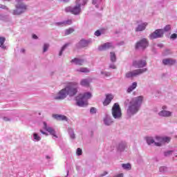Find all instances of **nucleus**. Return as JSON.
Listing matches in <instances>:
<instances>
[{"instance_id":"obj_1","label":"nucleus","mask_w":177,"mask_h":177,"mask_svg":"<svg viewBox=\"0 0 177 177\" xmlns=\"http://www.w3.org/2000/svg\"><path fill=\"white\" fill-rule=\"evenodd\" d=\"M145 100L143 95H139L133 97L131 100L127 99L124 102V104L127 106V114L128 115L132 116L138 114L142 108V104Z\"/></svg>"},{"instance_id":"obj_2","label":"nucleus","mask_w":177,"mask_h":177,"mask_svg":"<svg viewBox=\"0 0 177 177\" xmlns=\"http://www.w3.org/2000/svg\"><path fill=\"white\" fill-rule=\"evenodd\" d=\"M86 3H88V0H76L75 6L66 7L65 12L72 13V15H80L82 12L81 6H85Z\"/></svg>"},{"instance_id":"obj_3","label":"nucleus","mask_w":177,"mask_h":177,"mask_svg":"<svg viewBox=\"0 0 177 177\" xmlns=\"http://www.w3.org/2000/svg\"><path fill=\"white\" fill-rule=\"evenodd\" d=\"M92 97V93L91 92H86L83 94H80L76 97L77 106L79 107H85L88 106V100Z\"/></svg>"},{"instance_id":"obj_4","label":"nucleus","mask_w":177,"mask_h":177,"mask_svg":"<svg viewBox=\"0 0 177 177\" xmlns=\"http://www.w3.org/2000/svg\"><path fill=\"white\" fill-rule=\"evenodd\" d=\"M24 0H16L17 3L15 4L16 9L12 10V14L14 16H19L20 15H23V13H26L27 12V5L24 4L21 1Z\"/></svg>"},{"instance_id":"obj_5","label":"nucleus","mask_w":177,"mask_h":177,"mask_svg":"<svg viewBox=\"0 0 177 177\" xmlns=\"http://www.w3.org/2000/svg\"><path fill=\"white\" fill-rule=\"evenodd\" d=\"M64 89L66 92V95L70 96V97H73V96H75L77 92H78V83H77V82H70L66 86Z\"/></svg>"},{"instance_id":"obj_6","label":"nucleus","mask_w":177,"mask_h":177,"mask_svg":"<svg viewBox=\"0 0 177 177\" xmlns=\"http://www.w3.org/2000/svg\"><path fill=\"white\" fill-rule=\"evenodd\" d=\"M112 115L115 120H121L122 113H121V108L118 103H115L112 107Z\"/></svg>"},{"instance_id":"obj_7","label":"nucleus","mask_w":177,"mask_h":177,"mask_svg":"<svg viewBox=\"0 0 177 177\" xmlns=\"http://www.w3.org/2000/svg\"><path fill=\"white\" fill-rule=\"evenodd\" d=\"M155 139L158 142H155V146L158 147H161L164 143H169L171 142V138L167 136H155Z\"/></svg>"},{"instance_id":"obj_8","label":"nucleus","mask_w":177,"mask_h":177,"mask_svg":"<svg viewBox=\"0 0 177 177\" xmlns=\"http://www.w3.org/2000/svg\"><path fill=\"white\" fill-rule=\"evenodd\" d=\"M147 71V68L136 69L126 73L125 77L126 78H134V77H138V75H140V74H143V73H146Z\"/></svg>"},{"instance_id":"obj_9","label":"nucleus","mask_w":177,"mask_h":177,"mask_svg":"<svg viewBox=\"0 0 177 177\" xmlns=\"http://www.w3.org/2000/svg\"><path fill=\"white\" fill-rule=\"evenodd\" d=\"M43 129L46 131V132H48V133L53 136V138H59L57 134H56V130H55L53 127L48 126V123H46V122H43Z\"/></svg>"},{"instance_id":"obj_10","label":"nucleus","mask_w":177,"mask_h":177,"mask_svg":"<svg viewBox=\"0 0 177 177\" xmlns=\"http://www.w3.org/2000/svg\"><path fill=\"white\" fill-rule=\"evenodd\" d=\"M149 46V40L143 38L136 44V49H146Z\"/></svg>"},{"instance_id":"obj_11","label":"nucleus","mask_w":177,"mask_h":177,"mask_svg":"<svg viewBox=\"0 0 177 177\" xmlns=\"http://www.w3.org/2000/svg\"><path fill=\"white\" fill-rule=\"evenodd\" d=\"M162 37H164V30L162 29L156 30L149 35L151 39H157V38H162Z\"/></svg>"},{"instance_id":"obj_12","label":"nucleus","mask_w":177,"mask_h":177,"mask_svg":"<svg viewBox=\"0 0 177 177\" xmlns=\"http://www.w3.org/2000/svg\"><path fill=\"white\" fill-rule=\"evenodd\" d=\"M67 93L66 91L65 88H62L61 91H59L55 96L54 99L55 100H64L66 97H67Z\"/></svg>"},{"instance_id":"obj_13","label":"nucleus","mask_w":177,"mask_h":177,"mask_svg":"<svg viewBox=\"0 0 177 177\" xmlns=\"http://www.w3.org/2000/svg\"><path fill=\"white\" fill-rule=\"evenodd\" d=\"M115 46L112 42H106L98 47L100 50H108V49H114Z\"/></svg>"},{"instance_id":"obj_14","label":"nucleus","mask_w":177,"mask_h":177,"mask_svg":"<svg viewBox=\"0 0 177 177\" xmlns=\"http://www.w3.org/2000/svg\"><path fill=\"white\" fill-rule=\"evenodd\" d=\"M174 112L168 110H162L158 112L159 117H165V118H169V117H172Z\"/></svg>"},{"instance_id":"obj_15","label":"nucleus","mask_w":177,"mask_h":177,"mask_svg":"<svg viewBox=\"0 0 177 177\" xmlns=\"http://www.w3.org/2000/svg\"><path fill=\"white\" fill-rule=\"evenodd\" d=\"M146 60H139V61H133V66L136 67V68H142L146 66Z\"/></svg>"},{"instance_id":"obj_16","label":"nucleus","mask_w":177,"mask_h":177,"mask_svg":"<svg viewBox=\"0 0 177 177\" xmlns=\"http://www.w3.org/2000/svg\"><path fill=\"white\" fill-rule=\"evenodd\" d=\"M93 81V78L92 77H87L84 79H82L80 81V85L82 86H89L91 85V83Z\"/></svg>"},{"instance_id":"obj_17","label":"nucleus","mask_w":177,"mask_h":177,"mask_svg":"<svg viewBox=\"0 0 177 177\" xmlns=\"http://www.w3.org/2000/svg\"><path fill=\"white\" fill-rule=\"evenodd\" d=\"M53 118L57 121H68V118L64 115L53 114Z\"/></svg>"},{"instance_id":"obj_18","label":"nucleus","mask_w":177,"mask_h":177,"mask_svg":"<svg viewBox=\"0 0 177 177\" xmlns=\"http://www.w3.org/2000/svg\"><path fill=\"white\" fill-rule=\"evenodd\" d=\"M162 63L165 66H173L176 63V59L172 58H166L162 60Z\"/></svg>"},{"instance_id":"obj_19","label":"nucleus","mask_w":177,"mask_h":177,"mask_svg":"<svg viewBox=\"0 0 177 177\" xmlns=\"http://www.w3.org/2000/svg\"><path fill=\"white\" fill-rule=\"evenodd\" d=\"M90 44H92L91 40H85V39H82L79 43H78V47L79 48H86Z\"/></svg>"},{"instance_id":"obj_20","label":"nucleus","mask_w":177,"mask_h":177,"mask_svg":"<svg viewBox=\"0 0 177 177\" xmlns=\"http://www.w3.org/2000/svg\"><path fill=\"white\" fill-rule=\"evenodd\" d=\"M145 140L149 146L153 144L156 145V143H158V141L156 140V137L147 136Z\"/></svg>"},{"instance_id":"obj_21","label":"nucleus","mask_w":177,"mask_h":177,"mask_svg":"<svg viewBox=\"0 0 177 177\" xmlns=\"http://www.w3.org/2000/svg\"><path fill=\"white\" fill-rule=\"evenodd\" d=\"M147 22H143L140 24L136 28V31L140 32V31H145L146 30V27H147Z\"/></svg>"},{"instance_id":"obj_22","label":"nucleus","mask_w":177,"mask_h":177,"mask_svg":"<svg viewBox=\"0 0 177 177\" xmlns=\"http://www.w3.org/2000/svg\"><path fill=\"white\" fill-rule=\"evenodd\" d=\"M73 24V20L69 19L67 21H64L61 22H56L55 26H58V27H63V26H70V24Z\"/></svg>"},{"instance_id":"obj_23","label":"nucleus","mask_w":177,"mask_h":177,"mask_svg":"<svg viewBox=\"0 0 177 177\" xmlns=\"http://www.w3.org/2000/svg\"><path fill=\"white\" fill-rule=\"evenodd\" d=\"M112 99H114V95H113L112 94L106 95L105 100L103 102L104 106H108V104H110V103H111Z\"/></svg>"},{"instance_id":"obj_24","label":"nucleus","mask_w":177,"mask_h":177,"mask_svg":"<svg viewBox=\"0 0 177 177\" xmlns=\"http://www.w3.org/2000/svg\"><path fill=\"white\" fill-rule=\"evenodd\" d=\"M138 87V82H133L127 89V93H131L133 91H135V88Z\"/></svg>"},{"instance_id":"obj_25","label":"nucleus","mask_w":177,"mask_h":177,"mask_svg":"<svg viewBox=\"0 0 177 177\" xmlns=\"http://www.w3.org/2000/svg\"><path fill=\"white\" fill-rule=\"evenodd\" d=\"M104 123L105 125L110 126L113 124V119L111 116L106 115L104 118Z\"/></svg>"},{"instance_id":"obj_26","label":"nucleus","mask_w":177,"mask_h":177,"mask_svg":"<svg viewBox=\"0 0 177 177\" xmlns=\"http://www.w3.org/2000/svg\"><path fill=\"white\" fill-rule=\"evenodd\" d=\"M31 138L33 142H39L42 139L41 134L38 133H33Z\"/></svg>"},{"instance_id":"obj_27","label":"nucleus","mask_w":177,"mask_h":177,"mask_svg":"<svg viewBox=\"0 0 177 177\" xmlns=\"http://www.w3.org/2000/svg\"><path fill=\"white\" fill-rule=\"evenodd\" d=\"M71 63H74L75 64H77V66H82L84 65V63H85V60L82 59H78V58H75L73 59H72Z\"/></svg>"},{"instance_id":"obj_28","label":"nucleus","mask_w":177,"mask_h":177,"mask_svg":"<svg viewBox=\"0 0 177 177\" xmlns=\"http://www.w3.org/2000/svg\"><path fill=\"white\" fill-rule=\"evenodd\" d=\"M121 167L122 169H124V171H131V169H132V165H131V163H123L121 165Z\"/></svg>"},{"instance_id":"obj_29","label":"nucleus","mask_w":177,"mask_h":177,"mask_svg":"<svg viewBox=\"0 0 177 177\" xmlns=\"http://www.w3.org/2000/svg\"><path fill=\"white\" fill-rule=\"evenodd\" d=\"M75 71H77V73H90L91 71L88 68L80 67L75 69Z\"/></svg>"},{"instance_id":"obj_30","label":"nucleus","mask_w":177,"mask_h":177,"mask_svg":"<svg viewBox=\"0 0 177 177\" xmlns=\"http://www.w3.org/2000/svg\"><path fill=\"white\" fill-rule=\"evenodd\" d=\"M68 133L71 139H75V133H74V130L72 128H68Z\"/></svg>"},{"instance_id":"obj_31","label":"nucleus","mask_w":177,"mask_h":177,"mask_svg":"<svg viewBox=\"0 0 177 177\" xmlns=\"http://www.w3.org/2000/svg\"><path fill=\"white\" fill-rule=\"evenodd\" d=\"M110 60L112 62V63H115V62H117V55H115V53H110Z\"/></svg>"},{"instance_id":"obj_32","label":"nucleus","mask_w":177,"mask_h":177,"mask_svg":"<svg viewBox=\"0 0 177 177\" xmlns=\"http://www.w3.org/2000/svg\"><path fill=\"white\" fill-rule=\"evenodd\" d=\"M127 149V143L125 142H120L118 145V150L119 151H124Z\"/></svg>"},{"instance_id":"obj_33","label":"nucleus","mask_w":177,"mask_h":177,"mask_svg":"<svg viewBox=\"0 0 177 177\" xmlns=\"http://www.w3.org/2000/svg\"><path fill=\"white\" fill-rule=\"evenodd\" d=\"M93 5H95V8H99L102 6V0H93Z\"/></svg>"},{"instance_id":"obj_34","label":"nucleus","mask_w":177,"mask_h":177,"mask_svg":"<svg viewBox=\"0 0 177 177\" xmlns=\"http://www.w3.org/2000/svg\"><path fill=\"white\" fill-rule=\"evenodd\" d=\"M3 44H5V37H0V48L6 49V46L3 45Z\"/></svg>"},{"instance_id":"obj_35","label":"nucleus","mask_w":177,"mask_h":177,"mask_svg":"<svg viewBox=\"0 0 177 177\" xmlns=\"http://www.w3.org/2000/svg\"><path fill=\"white\" fill-rule=\"evenodd\" d=\"M73 32H74V29L73 28H70L68 29H66L65 30V35H70V34H73Z\"/></svg>"},{"instance_id":"obj_36","label":"nucleus","mask_w":177,"mask_h":177,"mask_svg":"<svg viewBox=\"0 0 177 177\" xmlns=\"http://www.w3.org/2000/svg\"><path fill=\"white\" fill-rule=\"evenodd\" d=\"M48 49H49V44L45 43L43 46V53L48 52Z\"/></svg>"},{"instance_id":"obj_37","label":"nucleus","mask_w":177,"mask_h":177,"mask_svg":"<svg viewBox=\"0 0 177 177\" xmlns=\"http://www.w3.org/2000/svg\"><path fill=\"white\" fill-rule=\"evenodd\" d=\"M162 30H163V35H164V32H168V31H171V25L165 26Z\"/></svg>"},{"instance_id":"obj_38","label":"nucleus","mask_w":177,"mask_h":177,"mask_svg":"<svg viewBox=\"0 0 177 177\" xmlns=\"http://www.w3.org/2000/svg\"><path fill=\"white\" fill-rule=\"evenodd\" d=\"M175 151L174 150H170V151H167L164 153L165 157H169V156H172L174 154Z\"/></svg>"},{"instance_id":"obj_39","label":"nucleus","mask_w":177,"mask_h":177,"mask_svg":"<svg viewBox=\"0 0 177 177\" xmlns=\"http://www.w3.org/2000/svg\"><path fill=\"white\" fill-rule=\"evenodd\" d=\"M167 170L168 169L165 166H162L159 168V171L162 174H164V172H167Z\"/></svg>"},{"instance_id":"obj_40","label":"nucleus","mask_w":177,"mask_h":177,"mask_svg":"<svg viewBox=\"0 0 177 177\" xmlns=\"http://www.w3.org/2000/svg\"><path fill=\"white\" fill-rule=\"evenodd\" d=\"M67 44H65L61 49V50L59 51V56H62V55H63V52H64V50L67 48Z\"/></svg>"},{"instance_id":"obj_41","label":"nucleus","mask_w":177,"mask_h":177,"mask_svg":"<svg viewBox=\"0 0 177 177\" xmlns=\"http://www.w3.org/2000/svg\"><path fill=\"white\" fill-rule=\"evenodd\" d=\"M101 74L102 75H104V77H110V75H111V73L110 72H106V71H102Z\"/></svg>"},{"instance_id":"obj_42","label":"nucleus","mask_w":177,"mask_h":177,"mask_svg":"<svg viewBox=\"0 0 177 177\" xmlns=\"http://www.w3.org/2000/svg\"><path fill=\"white\" fill-rule=\"evenodd\" d=\"M76 153L77 156H81L82 154V149H81L80 148H78L77 149Z\"/></svg>"},{"instance_id":"obj_43","label":"nucleus","mask_w":177,"mask_h":177,"mask_svg":"<svg viewBox=\"0 0 177 177\" xmlns=\"http://www.w3.org/2000/svg\"><path fill=\"white\" fill-rule=\"evenodd\" d=\"M90 113H91V114H95V113H96V108H95V107L91 108V109H90Z\"/></svg>"},{"instance_id":"obj_44","label":"nucleus","mask_w":177,"mask_h":177,"mask_svg":"<svg viewBox=\"0 0 177 177\" xmlns=\"http://www.w3.org/2000/svg\"><path fill=\"white\" fill-rule=\"evenodd\" d=\"M171 39H176L177 38V34L176 33H174L170 36Z\"/></svg>"},{"instance_id":"obj_45","label":"nucleus","mask_w":177,"mask_h":177,"mask_svg":"<svg viewBox=\"0 0 177 177\" xmlns=\"http://www.w3.org/2000/svg\"><path fill=\"white\" fill-rule=\"evenodd\" d=\"M101 35H102V32H100V30H96L95 32V35L96 37H100Z\"/></svg>"},{"instance_id":"obj_46","label":"nucleus","mask_w":177,"mask_h":177,"mask_svg":"<svg viewBox=\"0 0 177 177\" xmlns=\"http://www.w3.org/2000/svg\"><path fill=\"white\" fill-rule=\"evenodd\" d=\"M109 68H112L113 70H115L117 67L115 66V64H111L109 65Z\"/></svg>"},{"instance_id":"obj_47","label":"nucleus","mask_w":177,"mask_h":177,"mask_svg":"<svg viewBox=\"0 0 177 177\" xmlns=\"http://www.w3.org/2000/svg\"><path fill=\"white\" fill-rule=\"evenodd\" d=\"M109 174V172L107 171H104L102 174H101L100 175V177H103V176H106V175H108Z\"/></svg>"},{"instance_id":"obj_48","label":"nucleus","mask_w":177,"mask_h":177,"mask_svg":"<svg viewBox=\"0 0 177 177\" xmlns=\"http://www.w3.org/2000/svg\"><path fill=\"white\" fill-rule=\"evenodd\" d=\"M0 8L1 9H6L8 10V7H6V6H3L2 4H0Z\"/></svg>"},{"instance_id":"obj_49","label":"nucleus","mask_w":177,"mask_h":177,"mask_svg":"<svg viewBox=\"0 0 177 177\" xmlns=\"http://www.w3.org/2000/svg\"><path fill=\"white\" fill-rule=\"evenodd\" d=\"M40 132L41 133H42V135H46V136H48V133L44 131V130L40 129Z\"/></svg>"},{"instance_id":"obj_50","label":"nucleus","mask_w":177,"mask_h":177,"mask_svg":"<svg viewBox=\"0 0 177 177\" xmlns=\"http://www.w3.org/2000/svg\"><path fill=\"white\" fill-rule=\"evenodd\" d=\"M168 109V106L163 105L162 106V110H167Z\"/></svg>"},{"instance_id":"obj_51","label":"nucleus","mask_w":177,"mask_h":177,"mask_svg":"<svg viewBox=\"0 0 177 177\" xmlns=\"http://www.w3.org/2000/svg\"><path fill=\"white\" fill-rule=\"evenodd\" d=\"M3 120L4 121H10V118H8V117H4V118H3Z\"/></svg>"},{"instance_id":"obj_52","label":"nucleus","mask_w":177,"mask_h":177,"mask_svg":"<svg viewBox=\"0 0 177 177\" xmlns=\"http://www.w3.org/2000/svg\"><path fill=\"white\" fill-rule=\"evenodd\" d=\"M33 39H38V36L37 35H32Z\"/></svg>"},{"instance_id":"obj_53","label":"nucleus","mask_w":177,"mask_h":177,"mask_svg":"<svg viewBox=\"0 0 177 177\" xmlns=\"http://www.w3.org/2000/svg\"><path fill=\"white\" fill-rule=\"evenodd\" d=\"M60 1H62V2H68V1L70 0H60Z\"/></svg>"},{"instance_id":"obj_54","label":"nucleus","mask_w":177,"mask_h":177,"mask_svg":"<svg viewBox=\"0 0 177 177\" xmlns=\"http://www.w3.org/2000/svg\"><path fill=\"white\" fill-rule=\"evenodd\" d=\"M46 158H47V160H49V159H50V156H46Z\"/></svg>"},{"instance_id":"obj_55","label":"nucleus","mask_w":177,"mask_h":177,"mask_svg":"<svg viewBox=\"0 0 177 177\" xmlns=\"http://www.w3.org/2000/svg\"><path fill=\"white\" fill-rule=\"evenodd\" d=\"M21 52H22V53H24V49H21Z\"/></svg>"},{"instance_id":"obj_56","label":"nucleus","mask_w":177,"mask_h":177,"mask_svg":"<svg viewBox=\"0 0 177 177\" xmlns=\"http://www.w3.org/2000/svg\"><path fill=\"white\" fill-rule=\"evenodd\" d=\"M158 46H160L161 48V46H162V44H158Z\"/></svg>"},{"instance_id":"obj_57","label":"nucleus","mask_w":177,"mask_h":177,"mask_svg":"<svg viewBox=\"0 0 177 177\" xmlns=\"http://www.w3.org/2000/svg\"><path fill=\"white\" fill-rule=\"evenodd\" d=\"M4 1H7L8 2H10V1H12V0H4Z\"/></svg>"},{"instance_id":"obj_58","label":"nucleus","mask_w":177,"mask_h":177,"mask_svg":"<svg viewBox=\"0 0 177 177\" xmlns=\"http://www.w3.org/2000/svg\"><path fill=\"white\" fill-rule=\"evenodd\" d=\"M13 176H15L10 174V177H13Z\"/></svg>"},{"instance_id":"obj_59","label":"nucleus","mask_w":177,"mask_h":177,"mask_svg":"<svg viewBox=\"0 0 177 177\" xmlns=\"http://www.w3.org/2000/svg\"><path fill=\"white\" fill-rule=\"evenodd\" d=\"M173 160H175V157H173Z\"/></svg>"},{"instance_id":"obj_60","label":"nucleus","mask_w":177,"mask_h":177,"mask_svg":"<svg viewBox=\"0 0 177 177\" xmlns=\"http://www.w3.org/2000/svg\"><path fill=\"white\" fill-rule=\"evenodd\" d=\"M175 156V157H177V155H174Z\"/></svg>"},{"instance_id":"obj_61","label":"nucleus","mask_w":177,"mask_h":177,"mask_svg":"<svg viewBox=\"0 0 177 177\" xmlns=\"http://www.w3.org/2000/svg\"><path fill=\"white\" fill-rule=\"evenodd\" d=\"M76 169H78V167H76Z\"/></svg>"}]
</instances>
